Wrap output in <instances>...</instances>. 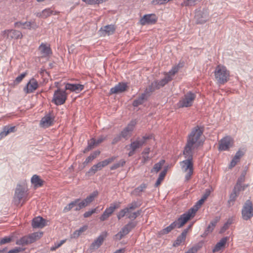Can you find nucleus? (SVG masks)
<instances>
[{"label": "nucleus", "mask_w": 253, "mask_h": 253, "mask_svg": "<svg viewBox=\"0 0 253 253\" xmlns=\"http://www.w3.org/2000/svg\"><path fill=\"white\" fill-rule=\"evenodd\" d=\"M186 237L184 236H182V235L181 234L179 236H178L176 239V240L174 241L173 244V247H176L181 244V243L185 241Z\"/></svg>", "instance_id": "47"}, {"label": "nucleus", "mask_w": 253, "mask_h": 253, "mask_svg": "<svg viewBox=\"0 0 253 253\" xmlns=\"http://www.w3.org/2000/svg\"><path fill=\"white\" fill-rule=\"evenodd\" d=\"M42 232H34L28 236H25L16 241V244L18 245H26L35 242L40 239L42 236Z\"/></svg>", "instance_id": "7"}, {"label": "nucleus", "mask_w": 253, "mask_h": 253, "mask_svg": "<svg viewBox=\"0 0 253 253\" xmlns=\"http://www.w3.org/2000/svg\"><path fill=\"white\" fill-rule=\"evenodd\" d=\"M27 197L28 193L26 188L20 185H18L15 190L13 202L15 205L18 206L22 201V206L27 200Z\"/></svg>", "instance_id": "5"}, {"label": "nucleus", "mask_w": 253, "mask_h": 253, "mask_svg": "<svg viewBox=\"0 0 253 253\" xmlns=\"http://www.w3.org/2000/svg\"><path fill=\"white\" fill-rule=\"evenodd\" d=\"M121 136L118 135V136L115 137L113 139L112 143L113 144H115L117 143V142H118L119 141H120L121 140Z\"/></svg>", "instance_id": "63"}, {"label": "nucleus", "mask_w": 253, "mask_h": 253, "mask_svg": "<svg viewBox=\"0 0 253 253\" xmlns=\"http://www.w3.org/2000/svg\"><path fill=\"white\" fill-rule=\"evenodd\" d=\"M147 188V185L145 183L141 184L139 186L136 188L131 193L132 194L138 196H140L141 193L144 191Z\"/></svg>", "instance_id": "36"}, {"label": "nucleus", "mask_w": 253, "mask_h": 253, "mask_svg": "<svg viewBox=\"0 0 253 253\" xmlns=\"http://www.w3.org/2000/svg\"><path fill=\"white\" fill-rule=\"evenodd\" d=\"M31 182L36 187L42 186L43 185V181L40 178V177L35 174L31 178Z\"/></svg>", "instance_id": "35"}, {"label": "nucleus", "mask_w": 253, "mask_h": 253, "mask_svg": "<svg viewBox=\"0 0 253 253\" xmlns=\"http://www.w3.org/2000/svg\"><path fill=\"white\" fill-rule=\"evenodd\" d=\"M219 218L218 217H216L215 219L211 221L210 224L208 225L207 228L205 231L204 233L202 236L204 237L208 235L209 233L212 232L216 224L218 221Z\"/></svg>", "instance_id": "33"}, {"label": "nucleus", "mask_w": 253, "mask_h": 253, "mask_svg": "<svg viewBox=\"0 0 253 253\" xmlns=\"http://www.w3.org/2000/svg\"><path fill=\"white\" fill-rule=\"evenodd\" d=\"M84 2L87 4L92 5L96 4V0H82Z\"/></svg>", "instance_id": "61"}, {"label": "nucleus", "mask_w": 253, "mask_h": 253, "mask_svg": "<svg viewBox=\"0 0 253 253\" xmlns=\"http://www.w3.org/2000/svg\"><path fill=\"white\" fill-rule=\"evenodd\" d=\"M26 75V73H23L21 74L20 75L18 76L15 79V82L17 84L19 83L20 82H21V81L23 80V79L25 77Z\"/></svg>", "instance_id": "56"}, {"label": "nucleus", "mask_w": 253, "mask_h": 253, "mask_svg": "<svg viewBox=\"0 0 253 253\" xmlns=\"http://www.w3.org/2000/svg\"><path fill=\"white\" fill-rule=\"evenodd\" d=\"M152 135H145L141 138H137L136 140L131 142L129 145V152L128 153L129 157L132 156L135 153V151L141 147L146 142L147 140L151 139Z\"/></svg>", "instance_id": "6"}, {"label": "nucleus", "mask_w": 253, "mask_h": 253, "mask_svg": "<svg viewBox=\"0 0 253 253\" xmlns=\"http://www.w3.org/2000/svg\"><path fill=\"white\" fill-rule=\"evenodd\" d=\"M157 17L155 14H149L144 15L139 21L141 25L154 24L157 21Z\"/></svg>", "instance_id": "19"}, {"label": "nucleus", "mask_w": 253, "mask_h": 253, "mask_svg": "<svg viewBox=\"0 0 253 253\" xmlns=\"http://www.w3.org/2000/svg\"><path fill=\"white\" fill-rule=\"evenodd\" d=\"M187 219L182 214L176 220L174 221L169 226L161 230V234H167L176 227L178 228H181L187 222Z\"/></svg>", "instance_id": "8"}, {"label": "nucleus", "mask_w": 253, "mask_h": 253, "mask_svg": "<svg viewBox=\"0 0 253 253\" xmlns=\"http://www.w3.org/2000/svg\"><path fill=\"white\" fill-rule=\"evenodd\" d=\"M65 242L66 240H62L59 242L55 243L54 245L50 248V251H55L57 249L61 247Z\"/></svg>", "instance_id": "50"}, {"label": "nucleus", "mask_w": 253, "mask_h": 253, "mask_svg": "<svg viewBox=\"0 0 253 253\" xmlns=\"http://www.w3.org/2000/svg\"><path fill=\"white\" fill-rule=\"evenodd\" d=\"M116 159L115 157H112L111 158H110L108 159L105 160L103 161L100 162L98 163L100 164V167L101 169H102L103 167L107 166L110 163H112L113 161H114Z\"/></svg>", "instance_id": "44"}, {"label": "nucleus", "mask_w": 253, "mask_h": 253, "mask_svg": "<svg viewBox=\"0 0 253 253\" xmlns=\"http://www.w3.org/2000/svg\"><path fill=\"white\" fill-rule=\"evenodd\" d=\"M80 201V199H76L74 201H72L69 204H68L66 207H64L63 212L64 213H66L72 209H74V206H77V207L78 206L79 202Z\"/></svg>", "instance_id": "34"}, {"label": "nucleus", "mask_w": 253, "mask_h": 253, "mask_svg": "<svg viewBox=\"0 0 253 253\" xmlns=\"http://www.w3.org/2000/svg\"><path fill=\"white\" fill-rule=\"evenodd\" d=\"M126 163V161L124 160H121L118 163L114 164L113 165L111 166L110 169L111 170L116 169L121 167H123Z\"/></svg>", "instance_id": "49"}, {"label": "nucleus", "mask_w": 253, "mask_h": 253, "mask_svg": "<svg viewBox=\"0 0 253 253\" xmlns=\"http://www.w3.org/2000/svg\"><path fill=\"white\" fill-rule=\"evenodd\" d=\"M101 168L100 167V164L98 163L97 164L93 165L87 172L86 175L88 176L93 175L97 171L100 170L101 169Z\"/></svg>", "instance_id": "37"}, {"label": "nucleus", "mask_w": 253, "mask_h": 253, "mask_svg": "<svg viewBox=\"0 0 253 253\" xmlns=\"http://www.w3.org/2000/svg\"><path fill=\"white\" fill-rule=\"evenodd\" d=\"M84 88V85L81 84H72L67 83L65 85V89L69 90L72 92L79 93Z\"/></svg>", "instance_id": "26"}, {"label": "nucleus", "mask_w": 253, "mask_h": 253, "mask_svg": "<svg viewBox=\"0 0 253 253\" xmlns=\"http://www.w3.org/2000/svg\"><path fill=\"white\" fill-rule=\"evenodd\" d=\"M87 229L86 226H84L79 228V229L76 230L73 234L74 238H78L83 232Z\"/></svg>", "instance_id": "45"}, {"label": "nucleus", "mask_w": 253, "mask_h": 253, "mask_svg": "<svg viewBox=\"0 0 253 253\" xmlns=\"http://www.w3.org/2000/svg\"><path fill=\"white\" fill-rule=\"evenodd\" d=\"M208 13L206 12H200L195 15L196 23L197 24H204L208 21Z\"/></svg>", "instance_id": "30"}, {"label": "nucleus", "mask_w": 253, "mask_h": 253, "mask_svg": "<svg viewBox=\"0 0 253 253\" xmlns=\"http://www.w3.org/2000/svg\"><path fill=\"white\" fill-rule=\"evenodd\" d=\"M204 128L203 126H197L193 127L190 133L188 135L187 143L184 150L192 151L203 144L201 139Z\"/></svg>", "instance_id": "1"}, {"label": "nucleus", "mask_w": 253, "mask_h": 253, "mask_svg": "<svg viewBox=\"0 0 253 253\" xmlns=\"http://www.w3.org/2000/svg\"><path fill=\"white\" fill-rule=\"evenodd\" d=\"M183 153L187 159L180 162V166L182 170L187 172L185 179L188 181L193 173V152L184 150Z\"/></svg>", "instance_id": "3"}, {"label": "nucleus", "mask_w": 253, "mask_h": 253, "mask_svg": "<svg viewBox=\"0 0 253 253\" xmlns=\"http://www.w3.org/2000/svg\"><path fill=\"white\" fill-rule=\"evenodd\" d=\"M202 243H199L193 246L187 251L189 253H195L202 247Z\"/></svg>", "instance_id": "46"}, {"label": "nucleus", "mask_w": 253, "mask_h": 253, "mask_svg": "<svg viewBox=\"0 0 253 253\" xmlns=\"http://www.w3.org/2000/svg\"><path fill=\"white\" fill-rule=\"evenodd\" d=\"M59 13V12L56 11H53L51 8H46L43 10L41 12H38L36 14V16L41 18H46L50 16L51 15H56Z\"/></svg>", "instance_id": "28"}, {"label": "nucleus", "mask_w": 253, "mask_h": 253, "mask_svg": "<svg viewBox=\"0 0 253 253\" xmlns=\"http://www.w3.org/2000/svg\"><path fill=\"white\" fill-rule=\"evenodd\" d=\"M121 203L116 202L112 203L110 206L106 208L103 214L101 215L99 219L101 221H103L107 220L114 212L115 210L120 207Z\"/></svg>", "instance_id": "14"}, {"label": "nucleus", "mask_w": 253, "mask_h": 253, "mask_svg": "<svg viewBox=\"0 0 253 253\" xmlns=\"http://www.w3.org/2000/svg\"><path fill=\"white\" fill-rule=\"evenodd\" d=\"M97 208H94L90 211H86L84 214V217L85 218L88 217L90 216L92 214L96 212Z\"/></svg>", "instance_id": "52"}, {"label": "nucleus", "mask_w": 253, "mask_h": 253, "mask_svg": "<svg viewBox=\"0 0 253 253\" xmlns=\"http://www.w3.org/2000/svg\"><path fill=\"white\" fill-rule=\"evenodd\" d=\"M1 35L7 39H21L23 37L20 31L14 29L5 30L1 32Z\"/></svg>", "instance_id": "13"}, {"label": "nucleus", "mask_w": 253, "mask_h": 253, "mask_svg": "<svg viewBox=\"0 0 253 253\" xmlns=\"http://www.w3.org/2000/svg\"><path fill=\"white\" fill-rule=\"evenodd\" d=\"M215 78L219 84H224L227 82L230 78V72L223 65H217L214 71Z\"/></svg>", "instance_id": "4"}, {"label": "nucleus", "mask_w": 253, "mask_h": 253, "mask_svg": "<svg viewBox=\"0 0 253 253\" xmlns=\"http://www.w3.org/2000/svg\"><path fill=\"white\" fill-rule=\"evenodd\" d=\"M38 87V83L34 78L30 80L27 83L26 86L24 88L26 93H30L34 92Z\"/></svg>", "instance_id": "22"}, {"label": "nucleus", "mask_w": 253, "mask_h": 253, "mask_svg": "<svg viewBox=\"0 0 253 253\" xmlns=\"http://www.w3.org/2000/svg\"><path fill=\"white\" fill-rule=\"evenodd\" d=\"M246 172H243L239 177L237 183L235 186H238V188H239L242 190L245 189V186L242 185V183L244 182L245 179Z\"/></svg>", "instance_id": "40"}, {"label": "nucleus", "mask_w": 253, "mask_h": 253, "mask_svg": "<svg viewBox=\"0 0 253 253\" xmlns=\"http://www.w3.org/2000/svg\"><path fill=\"white\" fill-rule=\"evenodd\" d=\"M211 192V191L210 189H206L201 198L206 200L210 196Z\"/></svg>", "instance_id": "57"}, {"label": "nucleus", "mask_w": 253, "mask_h": 253, "mask_svg": "<svg viewBox=\"0 0 253 253\" xmlns=\"http://www.w3.org/2000/svg\"><path fill=\"white\" fill-rule=\"evenodd\" d=\"M244 153L240 150L237 151L235 155V157H236V159L237 158L239 160L240 159V158L243 156Z\"/></svg>", "instance_id": "62"}, {"label": "nucleus", "mask_w": 253, "mask_h": 253, "mask_svg": "<svg viewBox=\"0 0 253 253\" xmlns=\"http://www.w3.org/2000/svg\"><path fill=\"white\" fill-rule=\"evenodd\" d=\"M228 239H229V238L228 237H225L222 238L220 240L219 242H217L216 244L214 247L212 249V252L213 253L218 252L219 251H220L221 249H222L224 247V246Z\"/></svg>", "instance_id": "31"}, {"label": "nucleus", "mask_w": 253, "mask_h": 253, "mask_svg": "<svg viewBox=\"0 0 253 253\" xmlns=\"http://www.w3.org/2000/svg\"><path fill=\"white\" fill-rule=\"evenodd\" d=\"M107 232H102L97 238L91 244L90 247L92 249H97L102 244L104 239L107 236Z\"/></svg>", "instance_id": "21"}, {"label": "nucleus", "mask_w": 253, "mask_h": 253, "mask_svg": "<svg viewBox=\"0 0 253 253\" xmlns=\"http://www.w3.org/2000/svg\"><path fill=\"white\" fill-rule=\"evenodd\" d=\"M231 222H229L228 221L225 223L222 228L221 229V232H224L225 230H226L228 227L229 225L231 224Z\"/></svg>", "instance_id": "60"}, {"label": "nucleus", "mask_w": 253, "mask_h": 253, "mask_svg": "<svg viewBox=\"0 0 253 253\" xmlns=\"http://www.w3.org/2000/svg\"><path fill=\"white\" fill-rule=\"evenodd\" d=\"M205 201V200L201 198L197 202L196 204L193 208H191L187 212L183 213V216H184L185 218L187 219L188 220H189L191 218L195 216L197 211L203 204Z\"/></svg>", "instance_id": "17"}, {"label": "nucleus", "mask_w": 253, "mask_h": 253, "mask_svg": "<svg viewBox=\"0 0 253 253\" xmlns=\"http://www.w3.org/2000/svg\"><path fill=\"white\" fill-rule=\"evenodd\" d=\"M11 241V239L10 237H5L1 239L0 241V244L3 245L6 243H9Z\"/></svg>", "instance_id": "55"}, {"label": "nucleus", "mask_w": 253, "mask_h": 253, "mask_svg": "<svg viewBox=\"0 0 253 253\" xmlns=\"http://www.w3.org/2000/svg\"><path fill=\"white\" fill-rule=\"evenodd\" d=\"M14 27L22 29H36L38 27L35 21H26L25 22L18 21L14 23Z\"/></svg>", "instance_id": "18"}, {"label": "nucleus", "mask_w": 253, "mask_h": 253, "mask_svg": "<svg viewBox=\"0 0 253 253\" xmlns=\"http://www.w3.org/2000/svg\"><path fill=\"white\" fill-rule=\"evenodd\" d=\"M15 131V126H5L3 130L0 133V136L1 137L6 136L8 134Z\"/></svg>", "instance_id": "41"}, {"label": "nucleus", "mask_w": 253, "mask_h": 253, "mask_svg": "<svg viewBox=\"0 0 253 253\" xmlns=\"http://www.w3.org/2000/svg\"><path fill=\"white\" fill-rule=\"evenodd\" d=\"M101 30L105 32L108 35L113 34L115 31V28L113 25H108L104 26L101 28Z\"/></svg>", "instance_id": "39"}, {"label": "nucleus", "mask_w": 253, "mask_h": 253, "mask_svg": "<svg viewBox=\"0 0 253 253\" xmlns=\"http://www.w3.org/2000/svg\"><path fill=\"white\" fill-rule=\"evenodd\" d=\"M242 216L245 220H248L253 216V205L250 200L246 201L243 206Z\"/></svg>", "instance_id": "11"}, {"label": "nucleus", "mask_w": 253, "mask_h": 253, "mask_svg": "<svg viewBox=\"0 0 253 253\" xmlns=\"http://www.w3.org/2000/svg\"><path fill=\"white\" fill-rule=\"evenodd\" d=\"M165 160H162L159 162L155 164L153 168L151 169V172L155 171L158 172L162 168V166L165 164Z\"/></svg>", "instance_id": "42"}, {"label": "nucleus", "mask_w": 253, "mask_h": 253, "mask_svg": "<svg viewBox=\"0 0 253 253\" xmlns=\"http://www.w3.org/2000/svg\"><path fill=\"white\" fill-rule=\"evenodd\" d=\"M197 0H186L183 3H181L182 6H192L195 5Z\"/></svg>", "instance_id": "51"}, {"label": "nucleus", "mask_w": 253, "mask_h": 253, "mask_svg": "<svg viewBox=\"0 0 253 253\" xmlns=\"http://www.w3.org/2000/svg\"><path fill=\"white\" fill-rule=\"evenodd\" d=\"M88 145L92 149L95 145H97L96 144V140L94 138H91L88 142Z\"/></svg>", "instance_id": "58"}, {"label": "nucleus", "mask_w": 253, "mask_h": 253, "mask_svg": "<svg viewBox=\"0 0 253 253\" xmlns=\"http://www.w3.org/2000/svg\"><path fill=\"white\" fill-rule=\"evenodd\" d=\"M93 160H94L93 157L90 155L88 157H87L86 158V159L84 162V164H87L90 163V162H91Z\"/></svg>", "instance_id": "64"}, {"label": "nucleus", "mask_w": 253, "mask_h": 253, "mask_svg": "<svg viewBox=\"0 0 253 253\" xmlns=\"http://www.w3.org/2000/svg\"><path fill=\"white\" fill-rule=\"evenodd\" d=\"M170 1V0H153L152 1V3L154 5L158 4H165L168 1Z\"/></svg>", "instance_id": "54"}, {"label": "nucleus", "mask_w": 253, "mask_h": 253, "mask_svg": "<svg viewBox=\"0 0 253 253\" xmlns=\"http://www.w3.org/2000/svg\"><path fill=\"white\" fill-rule=\"evenodd\" d=\"M150 159L148 155H143L142 157V163L144 164Z\"/></svg>", "instance_id": "59"}, {"label": "nucleus", "mask_w": 253, "mask_h": 253, "mask_svg": "<svg viewBox=\"0 0 253 253\" xmlns=\"http://www.w3.org/2000/svg\"><path fill=\"white\" fill-rule=\"evenodd\" d=\"M98 192L97 191H94L91 194H90L88 196H87L85 199L82 201L79 202V204L77 208H76L75 209V211H79L82 209L85 208L89 204H90L95 199V198L97 196Z\"/></svg>", "instance_id": "16"}, {"label": "nucleus", "mask_w": 253, "mask_h": 253, "mask_svg": "<svg viewBox=\"0 0 253 253\" xmlns=\"http://www.w3.org/2000/svg\"><path fill=\"white\" fill-rule=\"evenodd\" d=\"M141 204L137 201H132L127 207L120 211L117 215L118 219L120 220L126 216L131 220H134L140 215L142 211L141 210H138L136 211H133L139 208Z\"/></svg>", "instance_id": "2"}, {"label": "nucleus", "mask_w": 253, "mask_h": 253, "mask_svg": "<svg viewBox=\"0 0 253 253\" xmlns=\"http://www.w3.org/2000/svg\"><path fill=\"white\" fill-rule=\"evenodd\" d=\"M54 119L53 116L47 114L42 119L40 124L43 127H48L52 125Z\"/></svg>", "instance_id": "29"}, {"label": "nucleus", "mask_w": 253, "mask_h": 253, "mask_svg": "<svg viewBox=\"0 0 253 253\" xmlns=\"http://www.w3.org/2000/svg\"><path fill=\"white\" fill-rule=\"evenodd\" d=\"M234 143L233 139L230 136H226L219 142L218 150L220 151L228 150Z\"/></svg>", "instance_id": "15"}, {"label": "nucleus", "mask_w": 253, "mask_h": 253, "mask_svg": "<svg viewBox=\"0 0 253 253\" xmlns=\"http://www.w3.org/2000/svg\"><path fill=\"white\" fill-rule=\"evenodd\" d=\"M67 98V94L66 91L58 88L54 91L52 102L56 105H61L65 103Z\"/></svg>", "instance_id": "9"}, {"label": "nucleus", "mask_w": 253, "mask_h": 253, "mask_svg": "<svg viewBox=\"0 0 253 253\" xmlns=\"http://www.w3.org/2000/svg\"><path fill=\"white\" fill-rule=\"evenodd\" d=\"M127 87V84L126 83H119L118 84L112 87L110 89L111 94H116L122 93L126 90Z\"/></svg>", "instance_id": "25"}, {"label": "nucleus", "mask_w": 253, "mask_h": 253, "mask_svg": "<svg viewBox=\"0 0 253 253\" xmlns=\"http://www.w3.org/2000/svg\"><path fill=\"white\" fill-rule=\"evenodd\" d=\"M151 92H152L150 91L149 88H146L144 93H142L140 96L133 101L132 103L133 106L134 107H137L143 104L150 96Z\"/></svg>", "instance_id": "20"}, {"label": "nucleus", "mask_w": 253, "mask_h": 253, "mask_svg": "<svg viewBox=\"0 0 253 253\" xmlns=\"http://www.w3.org/2000/svg\"><path fill=\"white\" fill-rule=\"evenodd\" d=\"M179 67L174 66L172 67V68L169 72L168 74L167 75H169L170 77L172 76H174L178 71Z\"/></svg>", "instance_id": "53"}, {"label": "nucleus", "mask_w": 253, "mask_h": 253, "mask_svg": "<svg viewBox=\"0 0 253 253\" xmlns=\"http://www.w3.org/2000/svg\"><path fill=\"white\" fill-rule=\"evenodd\" d=\"M128 230L124 226L121 229V231L115 235V239L118 240H121L125 235L128 234Z\"/></svg>", "instance_id": "38"}, {"label": "nucleus", "mask_w": 253, "mask_h": 253, "mask_svg": "<svg viewBox=\"0 0 253 253\" xmlns=\"http://www.w3.org/2000/svg\"><path fill=\"white\" fill-rule=\"evenodd\" d=\"M39 50L43 57H47L52 54L49 44L42 43L39 47Z\"/></svg>", "instance_id": "24"}, {"label": "nucleus", "mask_w": 253, "mask_h": 253, "mask_svg": "<svg viewBox=\"0 0 253 253\" xmlns=\"http://www.w3.org/2000/svg\"><path fill=\"white\" fill-rule=\"evenodd\" d=\"M241 190V189L238 188V186H234L232 193L229 196V198L228 201V204L229 207L233 206L234 204V202H235L237 198L239 195L240 192Z\"/></svg>", "instance_id": "23"}, {"label": "nucleus", "mask_w": 253, "mask_h": 253, "mask_svg": "<svg viewBox=\"0 0 253 253\" xmlns=\"http://www.w3.org/2000/svg\"><path fill=\"white\" fill-rule=\"evenodd\" d=\"M172 80L171 77L169 75H167L164 78L160 81H155L151 83L149 86L148 88L150 91H154L155 90L160 88L164 86L169 82Z\"/></svg>", "instance_id": "12"}, {"label": "nucleus", "mask_w": 253, "mask_h": 253, "mask_svg": "<svg viewBox=\"0 0 253 253\" xmlns=\"http://www.w3.org/2000/svg\"><path fill=\"white\" fill-rule=\"evenodd\" d=\"M137 225V222L130 220L127 224L125 225L126 228L128 230L129 232L132 229H133Z\"/></svg>", "instance_id": "48"}, {"label": "nucleus", "mask_w": 253, "mask_h": 253, "mask_svg": "<svg viewBox=\"0 0 253 253\" xmlns=\"http://www.w3.org/2000/svg\"><path fill=\"white\" fill-rule=\"evenodd\" d=\"M196 98V94L191 91L184 95L178 103V106L180 108L188 107L191 106Z\"/></svg>", "instance_id": "10"}, {"label": "nucleus", "mask_w": 253, "mask_h": 253, "mask_svg": "<svg viewBox=\"0 0 253 253\" xmlns=\"http://www.w3.org/2000/svg\"><path fill=\"white\" fill-rule=\"evenodd\" d=\"M167 172V169H164L163 171L161 172L159 176L155 183V186L157 187L160 184L162 181L164 179L165 176H166Z\"/></svg>", "instance_id": "43"}, {"label": "nucleus", "mask_w": 253, "mask_h": 253, "mask_svg": "<svg viewBox=\"0 0 253 253\" xmlns=\"http://www.w3.org/2000/svg\"><path fill=\"white\" fill-rule=\"evenodd\" d=\"M32 225L34 228H42L45 226V220L41 216L36 217L32 220Z\"/></svg>", "instance_id": "27"}, {"label": "nucleus", "mask_w": 253, "mask_h": 253, "mask_svg": "<svg viewBox=\"0 0 253 253\" xmlns=\"http://www.w3.org/2000/svg\"><path fill=\"white\" fill-rule=\"evenodd\" d=\"M134 125L135 123L133 122L129 124L122 131L121 136L125 138H126L133 130Z\"/></svg>", "instance_id": "32"}]
</instances>
